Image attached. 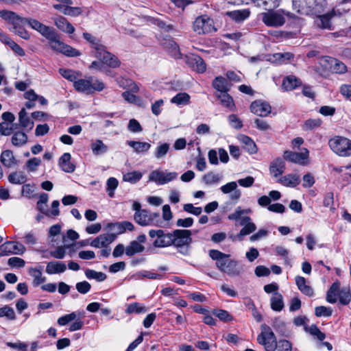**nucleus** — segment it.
Returning a JSON list of instances; mask_svg holds the SVG:
<instances>
[{
	"label": "nucleus",
	"mask_w": 351,
	"mask_h": 351,
	"mask_svg": "<svg viewBox=\"0 0 351 351\" xmlns=\"http://www.w3.org/2000/svg\"><path fill=\"white\" fill-rule=\"evenodd\" d=\"M19 120L22 128L30 130L34 127V122L27 116V113L24 108L21 109L19 113Z\"/></svg>",
	"instance_id": "37"
},
{
	"label": "nucleus",
	"mask_w": 351,
	"mask_h": 351,
	"mask_svg": "<svg viewBox=\"0 0 351 351\" xmlns=\"http://www.w3.org/2000/svg\"><path fill=\"white\" fill-rule=\"evenodd\" d=\"M251 1L255 6L268 11L279 7L282 0H251Z\"/></svg>",
	"instance_id": "23"
},
{
	"label": "nucleus",
	"mask_w": 351,
	"mask_h": 351,
	"mask_svg": "<svg viewBox=\"0 0 351 351\" xmlns=\"http://www.w3.org/2000/svg\"><path fill=\"white\" fill-rule=\"evenodd\" d=\"M142 176H143L142 173L137 171H134L128 172V173H125L123 176V180L125 182H128L134 184V183L137 182L138 180H140L141 178H142Z\"/></svg>",
	"instance_id": "60"
},
{
	"label": "nucleus",
	"mask_w": 351,
	"mask_h": 351,
	"mask_svg": "<svg viewBox=\"0 0 351 351\" xmlns=\"http://www.w3.org/2000/svg\"><path fill=\"white\" fill-rule=\"evenodd\" d=\"M83 38L90 45V47L94 49L93 54L97 53L104 45L101 43V41L92 34L84 32L83 33Z\"/></svg>",
	"instance_id": "39"
},
{
	"label": "nucleus",
	"mask_w": 351,
	"mask_h": 351,
	"mask_svg": "<svg viewBox=\"0 0 351 351\" xmlns=\"http://www.w3.org/2000/svg\"><path fill=\"white\" fill-rule=\"evenodd\" d=\"M41 162L42 161L40 158L34 157L26 161L25 168L28 172H35L41 165Z\"/></svg>",
	"instance_id": "57"
},
{
	"label": "nucleus",
	"mask_w": 351,
	"mask_h": 351,
	"mask_svg": "<svg viewBox=\"0 0 351 351\" xmlns=\"http://www.w3.org/2000/svg\"><path fill=\"white\" fill-rule=\"evenodd\" d=\"M170 150V145L167 143H159L156 147L154 156L156 159L164 158Z\"/></svg>",
	"instance_id": "45"
},
{
	"label": "nucleus",
	"mask_w": 351,
	"mask_h": 351,
	"mask_svg": "<svg viewBox=\"0 0 351 351\" xmlns=\"http://www.w3.org/2000/svg\"><path fill=\"white\" fill-rule=\"evenodd\" d=\"M261 332L257 337V341L264 346L266 351H275L277 346V341L271 328L266 325L261 326Z\"/></svg>",
	"instance_id": "5"
},
{
	"label": "nucleus",
	"mask_w": 351,
	"mask_h": 351,
	"mask_svg": "<svg viewBox=\"0 0 351 351\" xmlns=\"http://www.w3.org/2000/svg\"><path fill=\"white\" fill-rule=\"evenodd\" d=\"M178 176L176 172L165 173L159 170L153 171L149 176V180L158 184H165L176 179Z\"/></svg>",
	"instance_id": "14"
},
{
	"label": "nucleus",
	"mask_w": 351,
	"mask_h": 351,
	"mask_svg": "<svg viewBox=\"0 0 351 351\" xmlns=\"http://www.w3.org/2000/svg\"><path fill=\"white\" fill-rule=\"evenodd\" d=\"M332 313V311L330 307L319 306L315 308V314L317 317H330Z\"/></svg>",
	"instance_id": "64"
},
{
	"label": "nucleus",
	"mask_w": 351,
	"mask_h": 351,
	"mask_svg": "<svg viewBox=\"0 0 351 351\" xmlns=\"http://www.w3.org/2000/svg\"><path fill=\"white\" fill-rule=\"evenodd\" d=\"M6 317L10 320H14L16 318L14 309L9 306H4L0 308V317Z\"/></svg>",
	"instance_id": "62"
},
{
	"label": "nucleus",
	"mask_w": 351,
	"mask_h": 351,
	"mask_svg": "<svg viewBox=\"0 0 351 351\" xmlns=\"http://www.w3.org/2000/svg\"><path fill=\"white\" fill-rule=\"evenodd\" d=\"M54 24L63 32L73 34L75 32V27L68 20L63 16H58L54 19Z\"/></svg>",
	"instance_id": "24"
},
{
	"label": "nucleus",
	"mask_w": 351,
	"mask_h": 351,
	"mask_svg": "<svg viewBox=\"0 0 351 351\" xmlns=\"http://www.w3.org/2000/svg\"><path fill=\"white\" fill-rule=\"evenodd\" d=\"M115 239L116 235L114 234L107 233L100 234L92 241L90 245L96 248L107 247L111 243H112Z\"/></svg>",
	"instance_id": "19"
},
{
	"label": "nucleus",
	"mask_w": 351,
	"mask_h": 351,
	"mask_svg": "<svg viewBox=\"0 0 351 351\" xmlns=\"http://www.w3.org/2000/svg\"><path fill=\"white\" fill-rule=\"evenodd\" d=\"M286 16L291 17V14L285 10H271L261 14L262 21L268 27H280L286 22Z\"/></svg>",
	"instance_id": "2"
},
{
	"label": "nucleus",
	"mask_w": 351,
	"mask_h": 351,
	"mask_svg": "<svg viewBox=\"0 0 351 351\" xmlns=\"http://www.w3.org/2000/svg\"><path fill=\"white\" fill-rule=\"evenodd\" d=\"M293 57V54L290 52L276 53L273 55V61L279 64H284L287 63Z\"/></svg>",
	"instance_id": "51"
},
{
	"label": "nucleus",
	"mask_w": 351,
	"mask_h": 351,
	"mask_svg": "<svg viewBox=\"0 0 351 351\" xmlns=\"http://www.w3.org/2000/svg\"><path fill=\"white\" fill-rule=\"evenodd\" d=\"M1 162L6 167H11L17 165V160L15 158L13 152L7 149L3 151L0 157Z\"/></svg>",
	"instance_id": "31"
},
{
	"label": "nucleus",
	"mask_w": 351,
	"mask_h": 351,
	"mask_svg": "<svg viewBox=\"0 0 351 351\" xmlns=\"http://www.w3.org/2000/svg\"><path fill=\"white\" fill-rule=\"evenodd\" d=\"M25 24H27L33 29L39 32L43 36L48 39L56 31L53 28L45 25L36 19L27 18L25 19Z\"/></svg>",
	"instance_id": "15"
},
{
	"label": "nucleus",
	"mask_w": 351,
	"mask_h": 351,
	"mask_svg": "<svg viewBox=\"0 0 351 351\" xmlns=\"http://www.w3.org/2000/svg\"><path fill=\"white\" fill-rule=\"evenodd\" d=\"M250 110L254 114L266 117L271 112V106L267 102L258 100L251 104Z\"/></svg>",
	"instance_id": "18"
},
{
	"label": "nucleus",
	"mask_w": 351,
	"mask_h": 351,
	"mask_svg": "<svg viewBox=\"0 0 351 351\" xmlns=\"http://www.w3.org/2000/svg\"><path fill=\"white\" fill-rule=\"evenodd\" d=\"M128 145L133 148L134 151L137 154L145 153L151 147L150 143L147 142L129 141H128Z\"/></svg>",
	"instance_id": "34"
},
{
	"label": "nucleus",
	"mask_w": 351,
	"mask_h": 351,
	"mask_svg": "<svg viewBox=\"0 0 351 351\" xmlns=\"http://www.w3.org/2000/svg\"><path fill=\"white\" fill-rule=\"evenodd\" d=\"M90 149L93 154L96 156L104 154L108 150V146L99 139L91 143Z\"/></svg>",
	"instance_id": "36"
},
{
	"label": "nucleus",
	"mask_w": 351,
	"mask_h": 351,
	"mask_svg": "<svg viewBox=\"0 0 351 351\" xmlns=\"http://www.w3.org/2000/svg\"><path fill=\"white\" fill-rule=\"evenodd\" d=\"M212 314L224 322L232 320V316L226 310L215 308L212 311Z\"/></svg>",
	"instance_id": "55"
},
{
	"label": "nucleus",
	"mask_w": 351,
	"mask_h": 351,
	"mask_svg": "<svg viewBox=\"0 0 351 351\" xmlns=\"http://www.w3.org/2000/svg\"><path fill=\"white\" fill-rule=\"evenodd\" d=\"M216 97L219 99L220 103L223 106L230 109L234 106L233 99L228 93V91L217 93Z\"/></svg>",
	"instance_id": "41"
},
{
	"label": "nucleus",
	"mask_w": 351,
	"mask_h": 351,
	"mask_svg": "<svg viewBox=\"0 0 351 351\" xmlns=\"http://www.w3.org/2000/svg\"><path fill=\"white\" fill-rule=\"evenodd\" d=\"M295 283L298 289L307 296H313L314 294L313 289L309 285H306V279L298 276L295 277Z\"/></svg>",
	"instance_id": "30"
},
{
	"label": "nucleus",
	"mask_w": 351,
	"mask_h": 351,
	"mask_svg": "<svg viewBox=\"0 0 351 351\" xmlns=\"http://www.w3.org/2000/svg\"><path fill=\"white\" fill-rule=\"evenodd\" d=\"M227 14L234 21L240 23L250 16V11L249 9L238 10L228 12Z\"/></svg>",
	"instance_id": "32"
},
{
	"label": "nucleus",
	"mask_w": 351,
	"mask_h": 351,
	"mask_svg": "<svg viewBox=\"0 0 351 351\" xmlns=\"http://www.w3.org/2000/svg\"><path fill=\"white\" fill-rule=\"evenodd\" d=\"M25 252V246L19 242L7 241L0 245V256H8L11 254L22 255Z\"/></svg>",
	"instance_id": "13"
},
{
	"label": "nucleus",
	"mask_w": 351,
	"mask_h": 351,
	"mask_svg": "<svg viewBox=\"0 0 351 351\" xmlns=\"http://www.w3.org/2000/svg\"><path fill=\"white\" fill-rule=\"evenodd\" d=\"M339 301L343 305L348 304L351 301V292L350 287H342L339 290Z\"/></svg>",
	"instance_id": "49"
},
{
	"label": "nucleus",
	"mask_w": 351,
	"mask_h": 351,
	"mask_svg": "<svg viewBox=\"0 0 351 351\" xmlns=\"http://www.w3.org/2000/svg\"><path fill=\"white\" fill-rule=\"evenodd\" d=\"M190 96L186 93H179L171 99V102L178 106L186 105L189 103Z\"/></svg>",
	"instance_id": "54"
},
{
	"label": "nucleus",
	"mask_w": 351,
	"mask_h": 351,
	"mask_svg": "<svg viewBox=\"0 0 351 351\" xmlns=\"http://www.w3.org/2000/svg\"><path fill=\"white\" fill-rule=\"evenodd\" d=\"M0 17L12 25V27H16L21 24H25V19L18 15L16 12L8 10H1Z\"/></svg>",
	"instance_id": "17"
},
{
	"label": "nucleus",
	"mask_w": 351,
	"mask_h": 351,
	"mask_svg": "<svg viewBox=\"0 0 351 351\" xmlns=\"http://www.w3.org/2000/svg\"><path fill=\"white\" fill-rule=\"evenodd\" d=\"M285 163L284 160L278 158L273 160L269 165V172L274 178H278L285 171Z\"/></svg>",
	"instance_id": "22"
},
{
	"label": "nucleus",
	"mask_w": 351,
	"mask_h": 351,
	"mask_svg": "<svg viewBox=\"0 0 351 351\" xmlns=\"http://www.w3.org/2000/svg\"><path fill=\"white\" fill-rule=\"evenodd\" d=\"M324 3V0H293V8L301 14H317L322 12Z\"/></svg>",
	"instance_id": "1"
},
{
	"label": "nucleus",
	"mask_w": 351,
	"mask_h": 351,
	"mask_svg": "<svg viewBox=\"0 0 351 351\" xmlns=\"http://www.w3.org/2000/svg\"><path fill=\"white\" fill-rule=\"evenodd\" d=\"M147 308L143 304L138 302H133L128 305L127 308L125 309V313L127 314L136 313L141 314L147 312Z\"/></svg>",
	"instance_id": "48"
},
{
	"label": "nucleus",
	"mask_w": 351,
	"mask_h": 351,
	"mask_svg": "<svg viewBox=\"0 0 351 351\" xmlns=\"http://www.w3.org/2000/svg\"><path fill=\"white\" fill-rule=\"evenodd\" d=\"M85 275L88 279H95L98 282L104 281L107 276L106 274L101 271H97L93 269H88L85 271Z\"/></svg>",
	"instance_id": "52"
},
{
	"label": "nucleus",
	"mask_w": 351,
	"mask_h": 351,
	"mask_svg": "<svg viewBox=\"0 0 351 351\" xmlns=\"http://www.w3.org/2000/svg\"><path fill=\"white\" fill-rule=\"evenodd\" d=\"M304 329L306 332L315 336L320 341H323L326 338V335L315 324H313L311 326H305Z\"/></svg>",
	"instance_id": "56"
},
{
	"label": "nucleus",
	"mask_w": 351,
	"mask_h": 351,
	"mask_svg": "<svg viewBox=\"0 0 351 351\" xmlns=\"http://www.w3.org/2000/svg\"><path fill=\"white\" fill-rule=\"evenodd\" d=\"M330 68L333 72L337 73H343L346 71L347 67L344 63L337 59L330 60Z\"/></svg>",
	"instance_id": "58"
},
{
	"label": "nucleus",
	"mask_w": 351,
	"mask_h": 351,
	"mask_svg": "<svg viewBox=\"0 0 351 351\" xmlns=\"http://www.w3.org/2000/svg\"><path fill=\"white\" fill-rule=\"evenodd\" d=\"M66 270V265L64 263L60 261L49 262L46 267V272L48 274H61Z\"/></svg>",
	"instance_id": "25"
},
{
	"label": "nucleus",
	"mask_w": 351,
	"mask_h": 351,
	"mask_svg": "<svg viewBox=\"0 0 351 351\" xmlns=\"http://www.w3.org/2000/svg\"><path fill=\"white\" fill-rule=\"evenodd\" d=\"M134 221L141 226H158L160 222V213H151L143 209L134 215Z\"/></svg>",
	"instance_id": "7"
},
{
	"label": "nucleus",
	"mask_w": 351,
	"mask_h": 351,
	"mask_svg": "<svg viewBox=\"0 0 351 351\" xmlns=\"http://www.w3.org/2000/svg\"><path fill=\"white\" fill-rule=\"evenodd\" d=\"M144 250L143 245L140 244L138 241H132L125 247V254L128 256H132L136 254L143 252Z\"/></svg>",
	"instance_id": "35"
},
{
	"label": "nucleus",
	"mask_w": 351,
	"mask_h": 351,
	"mask_svg": "<svg viewBox=\"0 0 351 351\" xmlns=\"http://www.w3.org/2000/svg\"><path fill=\"white\" fill-rule=\"evenodd\" d=\"M331 150L341 157L351 156V140L341 136H335L328 141Z\"/></svg>",
	"instance_id": "3"
},
{
	"label": "nucleus",
	"mask_w": 351,
	"mask_h": 351,
	"mask_svg": "<svg viewBox=\"0 0 351 351\" xmlns=\"http://www.w3.org/2000/svg\"><path fill=\"white\" fill-rule=\"evenodd\" d=\"M95 58L101 61L104 65H106L111 68H117L120 66L121 62L119 58L112 53L106 50V47L104 46L97 53H94Z\"/></svg>",
	"instance_id": "10"
},
{
	"label": "nucleus",
	"mask_w": 351,
	"mask_h": 351,
	"mask_svg": "<svg viewBox=\"0 0 351 351\" xmlns=\"http://www.w3.org/2000/svg\"><path fill=\"white\" fill-rule=\"evenodd\" d=\"M77 315V312H72L70 314H67L59 317L57 322L60 326H66L69 322L74 321V319H76Z\"/></svg>",
	"instance_id": "63"
},
{
	"label": "nucleus",
	"mask_w": 351,
	"mask_h": 351,
	"mask_svg": "<svg viewBox=\"0 0 351 351\" xmlns=\"http://www.w3.org/2000/svg\"><path fill=\"white\" fill-rule=\"evenodd\" d=\"M339 290L340 282L339 281L333 282L326 293V301L330 304L336 303L339 298Z\"/></svg>",
	"instance_id": "26"
},
{
	"label": "nucleus",
	"mask_w": 351,
	"mask_h": 351,
	"mask_svg": "<svg viewBox=\"0 0 351 351\" xmlns=\"http://www.w3.org/2000/svg\"><path fill=\"white\" fill-rule=\"evenodd\" d=\"M213 86L219 93L229 90L227 80L221 76L215 78L213 82Z\"/></svg>",
	"instance_id": "42"
},
{
	"label": "nucleus",
	"mask_w": 351,
	"mask_h": 351,
	"mask_svg": "<svg viewBox=\"0 0 351 351\" xmlns=\"http://www.w3.org/2000/svg\"><path fill=\"white\" fill-rule=\"evenodd\" d=\"M277 182L286 187L294 188L300 183V177L296 173H289L280 177Z\"/></svg>",
	"instance_id": "20"
},
{
	"label": "nucleus",
	"mask_w": 351,
	"mask_h": 351,
	"mask_svg": "<svg viewBox=\"0 0 351 351\" xmlns=\"http://www.w3.org/2000/svg\"><path fill=\"white\" fill-rule=\"evenodd\" d=\"M256 229V226L254 223H251L243 226V228L240 230L237 234V238L239 241H242L243 237L248 235L254 232Z\"/></svg>",
	"instance_id": "59"
},
{
	"label": "nucleus",
	"mask_w": 351,
	"mask_h": 351,
	"mask_svg": "<svg viewBox=\"0 0 351 351\" xmlns=\"http://www.w3.org/2000/svg\"><path fill=\"white\" fill-rule=\"evenodd\" d=\"M221 178V176L219 174L210 171L202 177V180L206 184L212 185L218 183Z\"/></svg>",
	"instance_id": "53"
},
{
	"label": "nucleus",
	"mask_w": 351,
	"mask_h": 351,
	"mask_svg": "<svg viewBox=\"0 0 351 351\" xmlns=\"http://www.w3.org/2000/svg\"><path fill=\"white\" fill-rule=\"evenodd\" d=\"M193 29L198 34H206L216 32L213 19L207 15L197 17L193 23Z\"/></svg>",
	"instance_id": "9"
},
{
	"label": "nucleus",
	"mask_w": 351,
	"mask_h": 351,
	"mask_svg": "<svg viewBox=\"0 0 351 351\" xmlns=\"http://www.w3.org/2000/svg\"><path fill=\"white\" fill-rule=\"evenodd\" d=\"M217 268L231 277L238 276L243 272V267L237 261L228 258L223 263H218Z\"/></svg>",
	"instance_id": "11"
},
{
	"label": "nucleus",
	"mask_w": 351,
	"mask_h": 351,
	"mask_svg": "<svg viewBox=\"0 0 351 351\" xmlns=\"http://www.w3.org/2000/svg\"><path fill=\"white\" fill-rule=\"evenodd\" d=\"M27 142V136L25 132H16L12 136V143L16 147H21Z\"/></svg>",
	"instance_id": "44"
},
{
	"label": "nucleus",
	"mask_w": 351,
	"mask_h": 351,
	"mask_svg": "<svg viewBox=\"0 0 351 351\" xmlns=\"http://www.w3.org/2000/svg\"><path fill=\"white\" fill-rule=\"evenodd\" d=\"M185 62L194 71L202 73L206 69V64L204 60L197 55L192 54L184 56Z\"/></svg>",
	"instance_id": "16"
},
{
	"label": "nucleus",
	"mask_w": 351,
	"mask_h": 351,
	"mask_svg": "<svg viewBox=\"0 0 351 351\" xmlns=\"http://www.w3.org/2000/svg\"><path fill=\"white\" fill-rule=\"evenodd\" d=\"M43 267L39 268L31 267L29 269L28 273L33 278V285L34 287L38 286L46 281V277L43 276L42 274Z\"/></svg>",
	"instance_id": "28"
},
{
	"label": "nucleus",
	"mask_w": 351,
	"mask_h": 351,
	"mask_svg": "<svg viewBox=\"0 0 351 351\" xmlns=\"http://www.w3.org/2000/svg\"><path fill=\"white\" fill-rule=\"evenodd\" d=\"M334 14L335 12L332 11L327 14L319 16L316 21L317 25L323 29H330V19L334 16Z\"/></svg>",
	"instance_id": "38"
},
{
	"label": "nucleus",
	"mask_w": 351,
	"mask_h": 351,
	"mask_svg": "<svg viewBox=\"0 0 351 351\" xmlns=\"http://www.w3.org/2000/svg\"><path fill=\"white\" fill-rule=\"evenodd\" d=\"M71 156L69 153H64L59 159V166L61 169L66 173H73L75 171V165L71 162Z\"/></svg>",
	"instance_id": "27"
},
{
	"label": "nucleus",
	"mask_w": 351,
	"mask_h": 351,
	"mask_svg": "<svg viewBox=\"0 0 351 351\" xmlns=\"http://www.w3.org/2000/svg\"><path fill=\"white\" fill-rule=\"evenodd\" d=\"M162 45L168 53L174 59L178 60L182 58L183 56L180 51L178 45L173 39L166 40Z\"/></svg>",
	"instance_id": "21"
},
{
	"label": "nucleus",
	"mask_w": 351,
	"mask_h": 351,
	"mask_svg": "<svg viewBox=\"0 0 351 351\" xmlns=\"http://www.w3.org/2000/svg\"><path fill=\"white\" fill-rule=\"evenodd\" d=\"M149 236L154 239L153 245L155 247H166L171 246V232H166L162 229L150 230Z\"/></svg>",
	"instance_id": "8"
},
{
	"label": "nucleus",
	"mask_w": 351,
	"mask_h": 351,
	"mask_svg": "<svg viewBox=\"0 0 351 351\" xmlns=\"http://www.w3.org/2000/svg\"><path fill=\"white\" fill-rule=\"evenodd\" d=\"M284 307L282 295L276 292L271 298V308L275 311H280Z\"/></svg>",
	"instance_id": "43"
},
{
	"label": "nucleus",
	"mask_w": 351,
	"mask_h": 351,
	"mask_svg": "<svg viewBox=\"0 0 351 351\" xmlns=\"http://www.w3.org/2000/svg\"><path fill=\"white\" fill-rule=\"evenodd\" d=\"M209 256L213 260L216 261L217 267L218 263H223L230 256L229 254H224L217 250H210Z\"/></svg>",
	"instance_id": "50"
},
{
	"label": "nucleus",
	"mask_w": 351,
	"mask_h": 351,
	"mask_svg": "<svg viewBox=\"0 0 351 351\" xmlns=\"http://www.w3.org/2000/svg\"><path fill=\"white\" fill-rule=\"evenodd\" d=\"M302 85V81L294 75L286 77L282 82V86L285 90H292Z\"/></svg>",
	"instance_id": "29"
},
{
	"label": "nucleus",
	"mask_w": 351,
	"mask_h": 351,
	"mask_svg": "<svg viewBox=\"0 0 351 351\" xmlns=\"http://www.w3.org/2000/svg\"><path fill=\"white\" fill-rule=\"evenodd\" d=\"M192 232L189 230L177 229L171 232V245L178 249L189 247L192 242Z\"/></svg>",
	"instance_id": "6"
},
{
	"label": "nucleus",
	"mask_w": 351,
	"mask_h": 351,
	"mask_svg": "<svg viewBox=\"0 0 351 351\" xmlns=\"http://www.w3.org/2000/svg\"><path fill=\"white\" fill-rule=\"evenodd\" d=\"M73 87L78 92L90 94L95 90H102L105 86L101 81L93 77H88L86 79L78 78L77 82L73 84Z\"/></svg>",
	"instance_id": "4"
},
{
	"label": "nucleus",
	"mask_w": 351,
	"mask_h": 351,
	"mask_svg": "<svg viewBox=\"0 0 351 351\" xmlns=\"http://www.w3.org/2000/svg\"><path fill=\"white\" fill-rule=\"evenodd\" d=\"M59 73L63 77L72 82L73 84L77 82L79 76L81 75V73L70 69H60Z\"/></svg>",
	"instance_id": "47"
},
{
	"label": "nucleus",
	"mask_w": 351,
	"mask_h": 351,
	"mask_svg": "<svg viewBox=\"0 0 351 351\" xmlns=\"http://www.w3.org/2000/svg\"><path fill=\"white\" fill-rule=\"evenodd\" d=\"M106 191L110 197H114V191L118 186L119 182L115 178H110L107 180Z\"/></svg>",
	"instance_id": "61"
},
{
	"label": "nucleus",
	"mask_w": 351,
	"mask_h": 351,
	"mask_svg": "<svg viewBox=\"0 0 351 351\" xmlns=\"http://www.w3.org/2000/svg\"><path fill=\"white\" fill-rule=\"evenodd\" d=\"M8 181L14 184H22L27 181V176L23 171H15L8 176Z\"/></svg>",
	"instance_id": "40"
},
{
	"label": "nucleus",
	"mask_w": 351,
	"mask_h": 351,
	"mask_svg": "<svg viewBox=\"0 0 351 351\" xmlns=\"http://www.w3.org/2000/svg\"><path fill=\"white\" fill-rule=\"evenodd\" d=\"M309 152L306 148H302L300 152L285 151L283 157L291 162L305 165L308 163Z\"/></svg>",
	"instance_id": "12"
},
{
	"label": "nucleus",
	"mask_w": 351,
	"mask_h": 351,
	"mask_svg": "<svg viewBox=\"0 0 351 351\" xmlns=\"http://www.w3.org/2000/svg\"><path fill=\"white\" fill-rule=\"evenodd\" d=\"M239 140L243 145V148L250 154H255L257 152L255 143L249 136L241 135L239 136Z\"/></svg>",
	"instance_id": "33"
},
{
	"label": "nucleus",
	"mask_w": 351,
	"mask_h": 351,
	"mask_svg": "<svg viewBox=\"0 0 351 351\" xmlns=\"http://www.w3.org/2000/svg\"><path fill=\"white\" fill-rule=\"evenodd\" d=\"M47 40L53 49L62 52L65 44L60 40L59 36L56 32Z\"/></svg>",
	"instance_id": "46"
}]
</instances>
